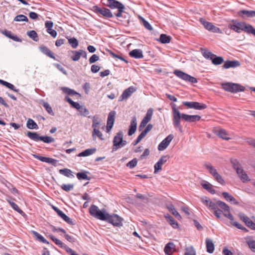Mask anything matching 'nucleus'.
I'll use <instances>...</instances> for the list:
<instances>
[{
    "mask_svg": "<svg viewBox=\"0 0 255 255\" xmlns=\"http://www.w3.org/2000/svg\"><path fill=\"white\" fill-rule=\"evenodd\" d=\"M89 212L91 216L103 221H107L114 226L120 227L123 225V219L117 215H110L105 211H101L98 207L94 205L89 208Z\"/></svg>",
    "mask_w": 255,
    "mask_h": 255,
    "instance_id": "nucleus-1",
    "label": "nucleus"
},
{
    "mask_svg": "<svg viewBox=\"0 0 255 255\" xmlns=\"http://www.w3.org/2000/svg\"><path fill=\"white\" fill-rule=\"evenodd\" d=\"M173 114V124L174 127L178 128L182 132V128L180 124L181 119L186 122H194L200 120L201 117L198 115H189L185 114H181L175 104L172 105Z\"/></svg>",
    "mask_w": 255,
    "mask_h": 255,
    "instance_id": "nucleus-2",
    "label": "nucleus"
},
{
    "mask_svg": "<svg viewBox=\"0 0 255 255\" xmlns=\"http://www.w3.org/2000/svg\"><path fill=\"white\" fill-rule=\"evenodd\" d=\"M202 202L209 209L214 211V214L218 219L223 215V203L221 201H211L207 197L201 198Z\"/></svg>",
    "mask_w": 255,
    "mask_h": 255,
    "instance_id": "nucleus-3",
    "label": "nucleus"
},
{
    "mask_svg": "<svg viewBox=\"0 0 255 255\" xmlns=\"http://www.w3.org/2000/svg\"><path fill=\"white\" fill-rule=\"evenodd\" d=\"M203 56L207 59H210L214 65L221 64L223 62V58L222 57H217L211 52L206 49H201Z\"/></svg>",
    "mask_w": 255,
    "mask_h": 255,
    "instance_id": "nucleus-4",
    "label": "nucleus"
},
{
    "mask_svg": "<svg viewBox=\"0 0 255 255\" xmlns=\"http://www.w3.org/2000/svg\"><path fill=\"white\" fill-rule=\"evenodd\" d=\"M224 216L226 217L230 220V224L233 226L246 232H248V230L245 227H243L241 224L234 221L233 216L230 213L229 206L225 203H224Z\"/></svg>",
    "mask_w": 255,
    "mask_h": 255,
    "instance_id": "nucleus-5",
    "label": "nucleus"
},
{
    "mask_svg": "<svg viewBox=\"0 0 255 255\" xmlns=\"http://www.w3.org/2000/svg\"><path fill=\"white\" fill-rule=\"evenodd\" d=\"M232 163L235 170L243 182H246L249 180V177L246 172L243 169L242 166L239 163L238 161L235 159L232 160Z\"/></svg>",
    "mask_w": 255,
    "mask_h": 255,
    "instance_id": "nucleus-6",
    "label": "nucleus"
},
{
    "mask_svg": "<svg viewBox=\"0 0 255 255\" xmlns=\"http://www.w3.org/2000/svg\"><path fill=\"white\" fill-rule=\"evenodd\" d=\"M113 143V151H116L127 144V141L123 140V134L122 131L118 132L114 137Z\"/></svg>",
    "mask_w": 255,
    "mask_h": 255,
    "instance_id": "nucleus-7",
    "label": "nucleus"
},
{
    "mask_svg": "<svg viewBox=\"0 0 255 255\" xmlns=\"http://www.w3.org/2000/svg\"><path fill=\"white\" fill-rule=\"evenodd\" d=\"M245 88L238 84L232 83H224V90L232 93H237L243 92L245 90Z\"/></svg>",
    "mask_w": 255,
    "mask_h": 255,
    "instance_id": "nucleus-8",
    "label": "nucleus"
},
{
    "mask_svg": "<svg viewBox=\"0 0 255 255\" xmlns=\"http://www.w3.org/2000/svg\"><path fill=\"white\" fill-rule=\"evenodd\" d=\"M174 74L181 79L187 82H189L191 83H196L198 82L197 79L196 78L192 77L180 70H174Z\"/></svg>",
    "mask_w": 255,
    "mask_h": 255,
    "instance_id": "nucleus-9",
    "label": "nucleus"
},
{
    "mask_svg": "<svg viewBox=\"0 0 255 255\" xmlns=\"http://www.w3.org/2000/svg\"><path fill=\"white\" fill-rule=\"evenodd\" d=\"M182 103L183 105L190 109L201 110L207 108V106L205 104L197 102H183Z\"/></svg>",
    "mask_w": 255,
    "mask_h": 255,
    "instance_id": "nucleus-10",
    "label": "nucleus"
},
{
    "mask_svg": "<svg viewBox=\"0 0 255 255\" xmlns=\"http://www.w3.org/2000/svg\"><path fill=\"white\" fill-rule=\"evenodd\" d=\"M153 112V111L152 108H150L147 110L145 116L142 120L139 126L138 129L139 131H141L147 124L151 120Z\"/></svg>",
    "mask_w": 255,
    "mask_h": 255,
    "instance_id": "nucleus-11",
    "label": "nucleus"
},
{
    "mask_svg": "<svg viewBox=\"0 0 255 255\" xmlns=\"http://www.w3.org/2000/svg\"><path fill=\"white\" fill-rule=\"evenodd\" d=\"M93 10L101 14H102L104 17L107 18H111L113 17V14L111 11V10L108 8L103 7L100 8L98 6H94Z\"/></svg>",
    "mask_w": 255,
    "mask_h": 255,
    "instance_id": "nucleus-12",
    "label": "nucleus"
},
{
    "mask_svg": "<svg viewBox=\"0 0 255 255\" xmlns=\"http://www.w3.org/2000/svg\"><path fill=\"white\" fill-rule=\"evenodd\" d=\"M174 136L173 134L168 135L165 139H164L158 145V149L159 151H162L165 149L171 141L173 139Z\"/></svg>",
    "mask_w": 255,
    "mask_h": 255,
    "instance_id": "nucleus-13",
    "label": "nucleus"
},
{
    "mask_svg": "<svg viewBox=\"0 0 255 255\" xmlns=\"http://www.w3.org/2000/svg\"><path fill=\"white\" fill-rule=\"evenodd\" d=\"M169 158V156L167 155L161 157L158 161L154 165V173H157L159 171L161 170L162 165L164 164Z\"/></svg>",
    "mask_w": 255,
    "mask_h": 255,
    "instance_id": "nucleus-14",
    "label": "nucleus"
},
{
    "mask_svg": "<svg viewBox=\"0 0 255 255\" xmlns=\"http://www.w3.org/2000/svg\"><path fill=\"white\" fill-rule=\"evenodd\" d=\"M200 22L204 25L205 28L208 30L212 31L214 32H218L220 31V29L216 27L212 23L207 21L205 19L200 18Z\"/></svg>",
    "mask_w": 255,
    "mask_h": 255,
    "instance_id": "nucleus-15",
    "label": "nucleus"
},
{
    "mask_svg": "<svg viewBox=\"0 0 255 255\" xmlns=\"http://www.w3.org/2000/svg\"><path fill=\"white\" fill-rule=\"evenodd\" d=\"M116 112L112 111L109 113L107 120V131L110 132L112 128L115 118Z\"/></svg>",
    "mask_w": 255,
    "mask_h": 255,
    "instance_id": "nucleus-16",
    "label": "nucleus"
},
{
    "mask_svg": "<svg viewBox=\"0 0 255 255\" xmlns=\"http://www.w3.org/2000/svg\"><path fill=\"white\" fill-rule=\"evenodd\" d=\"M137 128V119L134 116L132 117V119L130 122L129 128L128 131V135L129 136L132 135L136 131Z\"/></svg>",
    "mask_w": 255,
    "mask_h": 255,
    "instance_id": "nucleus-17",
    "label": "nucleus"
},
{
    "mask_svg": "<svg viewBox=\"0 0 255 255\" xmlns=\"http://www.w3.org/2000/svg\"><path fill=\"white\" fill-rule=\"evenodd\" d=\"M53 209L56 212L57 214L62 218L65 222L70 225H74L72 220L65 215L62 211L59 210L58 208L53 206Z\"/></svg>",
    "mask_w": 255,
    "mask_h": 255,
    "instance_id": "nucleus-18",
    "label": "nucleus"
},
{
    "mask_svg": "<svg viewBox=\"0 0 255 255\" xmlns=\"http://www.w3.org/2000/svg\"><path fill=\"white\" fill-rule=\"evenodd\" d=\"M136 91V89L132 87H129V88L126 89L124 92L123 93L122 95L121 96V101L126 100L128 97H129L132 94Z\"/></svg>",
    "mask_w": 255,
    "mask_h": 255,
    "instance_id": "nucleus-19",
    "label": "nucleus"
},
{
    "mask_svg": "<svg viewBox=\"0 0 255 255\" xmlns=\"http://www.w3.org/2000/svg\"><path fill=\"white\" fill-rule=\"evenodd\" d=\"M107 6L111 8H125L124 5L122 3L116 0H108Z\"/></svg>",
    "mask_w": 255,
    "mask_h": 255,
    "instance_id": "nucleus-20",
    "label": "nucleus"
},
{
    "mask_svg": "<svg viewBox=\"0 0 255 255\" xmlns=\"http://www.w3.org/2000/svg\"><path fill=\"white\" fill-rule=\"evenodd\" d=\"M241 64L237 60H226L224 61V68L228 69L230 68H235L240 66Z\"/></svg>",
    "mask_w": 255,
    "mask_h": 255,
    "instance_id": "nucleus-21",
    "label": "nucleus"
},
{
    "mask_svg": "<svg viewBox=\"0 0 255 255\" xmlns=\"http://www.w3.org/2000/svg\"><path fill=\"white\" fill-rule=\"evenodd\" d=\"M166 255H171L175 251V246L171 242H169L165 245L164 249Z\"/></svg>",
    "mask_w": 255,
    "mask_h": 255,
    "instance_id": "nucleus-22",
    "label": "nucleus"
},
{
    "mask_svg": "<svg viewBox=\"0 0 255 255\" xmlns=\"http://www.w3.org/2000/svg\"><path fill=\"white\" fill-rule=\"evenodd\" d=\"M245 22H239L236 24H229V27L234 31L238 33L240 32L242 30L244 31Z\"/></svg>",
    "mask_w": 255,
    "mask_h": 255,
    "instance_id": "nucleus-23",
    "label": "nucleus"
},
{
    "mask_svg": "<svg viewBox=\"0 0 255 255\" xmlns=\"http://www.w3.org/2000/svg\"><path fill=\"white\" fill-rule=\"evenodd\" d=\"M71 52L74 54V55L71 57V59L75 61L79 60L81 56L83 55V54H85V58L87 57L86 52L82 50L72 51Z\"/></svg>",
    "mask_w": 255,
    "mask_h": 255,
    "instance_id": "nucleus-24",
    "label": "nucleus"
},
{
    "mask_svg": "<svg viewBox=\"0 0 255 255\" xmlns=\"http://www.w3.org/2000/svg\"><path fill=\"white\" fill-rule=\"evenodd\" d=\"M39 50L41 52H42L43 54L46 55L47 56L55 59V56L54 55V54L52 53V52L46 46L42 45H40L39 47Z\"/></svg>",
    "mask_w": 255,
    "mask_h": 255,
    "instance_id": "nucleus-25",
    "label": "nucleus"
},
{
    "mask_svg": "<svg viewBox=\"0 0 255 255\" xmlns=\"http://www.w3.org/2000/svg\"><path fill=\"white\" fill-rule=\"evenodd\" d=\"M2 33L4 34L7 37L12 39L13 40L17 42H21V39L18 38L17 36L14 35L10 31L5 30L2 32Z\"/></svg>",
    "mask_w": 255,
    "mask_h": 255,
    "instance_id": "nucleus-26",
    "label": "nucleus"
},
{
    "mask_svg": "<svg viewBox=\"0 0 255 255\" xmlns=\"http://www.w3.org/2000/svg\"><path fill=\"white\" fill-rule=\"evenodd\" d=\"M129 55L131 57L136 59L142 58L143 57L142 51L140 49H137L131 50L129 52Z\"/></svg>",
    "mask_w": 255,
    "mask_h": 255,
    "instance_id": "nucleus-27",
    "label": "nucleus"
},
{
    "mask_svg": "<svg viewBox=\"0 0 255 255\" xmlns=\"http://www.w3.org/2000/svg\"><path fill=\"white\" fill-rule=\"evenodd\" d=\"M201 185L203 187L207 190L209 192L211 193L212 194H214L215 193V191L213 189V186L210 183L207 181H203L201 183Z\"/></svg>",
    "mask_w": 255,
    "mask_h": 255,
    "instance_id": "nucleus-28",
    "label": "nucleus"
},
{
    "mask_svg": "<svg viewBox=\"0 0 255 255\" xmlns=\"http://www.w3.org/2000/svg\"><path fill=\"white\" fill-rule=\"evenodd\" d=\"M167 208L169 212H170L173 215H174L177 219L180 220L181 216L179 213L176 210L174 206L172 204H169L167 206Z\"/></svg>",
    "mask_w": 255,
    "mask_h": 255,
    "instance_id": "nucleus-29",
    "label": "nucleus"
},
{
    "mask_svg": "<svg viewBox=\"0 0 255 255\" xmlns=\"http://www.w3.org/2000/svg\"><path fill=\"white\" fill-rule=\"evenodd\" d=\"M206 246L207 252L210 254L213 253L214 251V245L213 243V241L211 239H206Z\"/></svg>",
    "mask_w": 255,
    "mask_h": 255,
    "instance_id": "nucleus-30",
    "label": "nucleus"
},
{
    "mask_svg": "<svg viewBox=\"0 0 255 255\" xmlns=\"http://www.w3.org/2000/svg\"><path fill=\"white\" fill-rule=\"evenodd\" d=\"M246 242L251 250L255 252V240L249 237L246 238Z\"/></svg>",
    "mask_w": 255,
    "mask_h": 255,
    "instance_id": "nucleus-31",
    "label": "nucleus"
},
{
    "mask_svg": "<svg viewBox=\"0 0 255 255\" xmlns=\"http://www.w3.org/2000/svg\"><path fill=\"white\" fill-rule=\"evenodd\" d=\"M7 202L9 204L10 206L22 216L25 215V213L18 207V205L9 199H6Z\"/></svg>",
    "mask_w": 255,
    "mask_h": 255,
    "instance_id": "nucleus-32",
    "label": "nucleus"
},
{
    "mask_svg": "<svg viewBox=\"0 0 255 255\" xmlns=\"http://www.w3.org/2000/svg\"><path fill=\"white\" fill-rule=\"evenodd\" d=\"M224 199H225L227 201L230 202L231 204L234 205H237L238 204V202L237 201L235 198L227 192H224Z\"/></svg>",
    "mask_w": 255,
    "mask_h": 255,
    "instance_id": "nucleus-33",
    "label": "nucleus"
},
{
    "mask_svg": "<svg viewBox=\"0 0 255 255\" xmlns=\"http://www.w3.org/2000/svg\"><path fill=\"white\" fill-rule=\"evenodd\" d=\"M96 151V149L95 148H89L80 153L78 156L79 157L89 156L95 153Z\"/></svg>",
    "mask_w": 255,
    "mask_h": 255,
    "instance_id": "nucleus-34",
    "label": "nucleus"
},
{
    "mask_svg": "<svg viewBox=\"0 0 255 255\" xmlns=\"http://www.w3.org/2000/svg\"><path fill=\"white\" fill-rule=\"evenodd\" d=\"M27 135L30 139L34 141H37L40 140L41 136H39L36 132L28 131L27 132Z\"/></svg>",
    "mask_w": 255,
    "mask_h": 255,
    "instance_id": "nucleus-35",
    "label": "nucleus"
},
{
    "mask_svg": "<svg viewBox=\"0 0 255 255\" xmlns=\"http://www.w3.org/2000/svg\"><path fill=\"white\" fill-rule=\"evenodd\" d=\"M239 14L241 16H242L241 14H243L248 17H255V10H241L239 12Z\"/></svg>",
    "mask_w": 255,
    "mask_h": 255,
    "instance_id": "nucleus-36",
    "label": "nucleus"
},
{
    "mask_svg": "<svg viewBox=\"0 0 255 255\" xmlns=\"http://www.w3.org/2000/svg\"><path fill=\"white\" fill-rule=\"evenodd\" d=\"M26 127L29 129H38V127L36 123L32 119H28Z\"/></svg>",
    "mask_w": 255,
    "mask_h": 255,
    "instance_id": "nucleus-37",
    "label": "nucleus"
},
{
    "mask_svg": "<svg viewBox=\"0 0 255 255\" xmlns=\"http://www.w3.org/2000/svg\"><path fill=\"white\" fill-rule=\"evenodd\" d=\"M36 158L38 159L39 160L42 162H45L49 163H53L55 160L51 158L46 157L44 156H41L39 155H34Z\"/></svg>",
    "mask_w": 255,
    "mask_h": 255,
    "instance_id": "nucleus-38",
    "label": "nucleus"
},
{
    "mask_svg": "<svg viewBox=\"0 0 255 255\" xmlns=\"http://www.w3.org/2000/svg\"><path fill=\"white\" fill-rule=\"evenodd\" d=\"M0 84L14 92H17L18 91V89H16L12 84L2 80L0 79Z\"/></svg>",
    "mask_w": 255,
    "mask_h": 255,
    "instance_id": "nucleus-39",
    "label": "nucleus"
},
{
    "mask_svg": "<svg viewBox=\"0 0 255 255\" xmlns=\"http://www.w3.org/2000/svg\"><path fill=\"white\" fill-rule=\"evenodd\" d=\"M87 173H89L88 172H78L77 173V177L79 180H90L91 178L87 175Z\"/></svg>",
    "mask_w": 255,
    "mask_h": 255,
    "instance_id": "nucleus-40",
    "label": "nucleus"
},
{
    "mask_svg": "<svg viewBox=\"0 0 255 255\" xmlns=\"http://www.w3.org/2000/svg\"><path fill=\"white\" fill-rule=\"evenodd\" d=\"M205 166L213 177L218 173L217 170L210 164H205Z\"/></svg>",
    "mask_w": 255,
    "mask_h": 255,
    "instance_id": "nucleus-41",
    "label": "nucleus"
},
{
    "mask_svg": "<svg viewBox=\"0 0 255 255\" xmlns=\"http://www.w3.org/2000/svg\"><path fill=\"white\" fill-rule=\"evenodd\" d=\"M27 35L36 42L38 41L39 40L38 34L34 30H32L27 31Z\"/></svg>",
    "mask_w": 255,
    "mask_h": 255,
    "instance_id": "nucleus-42",
    "label": "nucleus"
},
{
    "mask_svg": "<svg viewBox=\"0 0 255 255\" xmlns=\"http://www.w3.org/2000/svg\"><path fill=\"white\" fill-rule=\"evenodd\" d=\"M92 136L94 139H95L96 137L97 136L101 140H104V138L103 137V134L99 130L98 128H94L93 131L92 132Z\"/></svg>",
    "mask_w": 255,
    "mask_h": 255,
    "instance_id": "nucleus-43",
    "label": "nucleus"
},
{
    "mask_svg": "<svg viewBox=\"0 0 255 255\" xmlns=\"http://www.w3.org/2000/svg\"><path fill=\"white\" fill-rule=\"evenodd\" d=\"M78 111L79 115L81 116L86 117L89 114V110L84 106H81Z\"/></svg>",
    "mask_w": 255,
    "mask_h": 255,
    "instance_id": "nucleus-44",
    "label": "nucleus"
},
{
    "mask_svg": "<svg viewBox=\"0 0 255 255\" xmlns=\"http://www.w3.org/2000/svg\"><path fill=\"white\" fill-rule=\"evenodd\" d=\"M244 31L249 33H252L255 36V29L250 24H246L245 23Z\"/></svg>",
    "mask_w": 255,
    "mask_h": 255,
    "instance_id": "nucleus-45",
    "label": "nucleus"
},
{
    "mask_svg": "<svg viewBox=\"0 0 255 255\" xmlns=\"http://www.w3.org/2000/svg\"><path fill=\"white\" fill-rule=\"evenodd\" d=\"M59 173L68 177H74V175L72 174V171L67 168L60 169Z\"/></svg>",
    "mask_w": 255,
    "mask_h": 255,
    "instance_id": "nucleus-46",
    "label": "nucleus"
},
{
    "mask_svg": "<svg viewBox=\"0 0 255 255\" xmlns=\"http://www.w3.org/2000/svg\"><path fill=\"white\" fill-rule=\"evenodd\" d=\"M61 90L63 91V92L65 93H66L69 95H78L79 96H80V95L77 92H76V91H75L74 90H72V89H71L69 88H67V87H62L61 88Z\"/></svg>",
    "mask_w": 255,
    "mask_h": 255,
    "instance_id": "nucleus-47",
    "label": "nucleus"
},
{
    "mask_svg": "<svg viewBox=\"0 0 255 255\" xmlns=\"http://www.w3.org/2000/svg\"><path fill=\"white\" fill-rule=\"evenodd\" d=\"M165 217L172 227L174 228H177L178 227V224L173 217L170 216H166Z\"/></svg>",
    "mask_w": 255,
    "mask_h": 255,
    "instance_id": "nucleus-48",
    "label": "nucleus"
},
{
    "mask_svg": "<svg viewBox=\"0 0 255 255\" xmlns=\"http://www.w3.org/2000/svg\"><path fill=\"white\" fill-rule=\"evenodd\" d=\"M171 37L166 34H162L160 36L159 40L162 43H168L170 42Z\"/></svg>",
    "mask_w": 255,
    "mask_h": 255,
    "instance_id": "nucleus-49",
    "label": "nucleus"
},
{
    "mask_svg": "<svg viewBox=\"0 0 255 255\" xmlns=\"http://www.w3.org/2000/svg\"><path fill=\"white\" fill-rule=\"evenodd\" d=\"M40 141L47 143H52L55 141V139L51 136H41Z\"/></svg>",
    "mask_w": 255,
    "mask_h": 255,
    "instance_id": "nucleus-50",
    "label": "nucleus"
},
{
    "mask_svg": "<svg viewBox=\"0 0 255 255\" xmlns=\"http://www.w3.org/2000/svg\"><path fill=\"white\" fill-rule=\"evenodd\" d=\"M68 42L73 48H76L79 44L78 40L74 37L68 38Z\"/></svg>",
    "mask_w": 255,
    "mask_h": 255,
    "instance_id": "nucleus-51",
    "label": "nucleus"
},
{
    "mask_svg": "<svg viewBox=\"0 0 255 255\" xmlns=\"http://www.w3.org/2000/svg\"><path fill=\"white\" fill-rule=\"evenodd\" d=\"M33 234L34 235V237L36 238V239L39 240L40 242L45 243V244H48V242L46 240H45L41 235H40L39 233L35 231L32 232Z\"/></svg>",
    "mask_w": 255,
    "mask_h": 255,
    "instance_id": "nucleus-52",
    "label": "nucleus"
},
{
    "mask_svg": "<svg viewBox=\"0 0 255 255\" xmlns=\"http://www.w3.org/2000/svg\"><path fill=\"white\" fill-rule=\"evenodd\" d=\"M14 20L15 21H25L28 22V18L24 15L19 14L15 16L14 18Z\"/></svg>",
    "mask_w": 255,
    "mask_h": 255,
    "instance_id": "nucleus-53",
    "label": "nucleus"
},
{
    "mask_svg": "<svg viewBox=\"0 0 255 255\" xmlns=\"http://www.w3.org/2000/svg\"><path fill=\"white\" fill-rule=\"evenodd\" d=\"M100 124V119L98 116H95L93 118L92 128H98V126Z\"/></svg>",
    "mask_w": 255,
    "mask_h": 255,
    "instance_id": "nucleus-54",
    "label": "nucleus"
},
{
    "mask_svg": "<svg viewBox=\"0 0 255 255\" xmlns=\"http://www.w3.org/2000/svg\"><path fill=\"white\" fill-rule=\"evenodd\" d=\"M50 239L58 246H59L60 247L63 248V247L64 246L65 244H63L60 240L57 239L53 235H50L49 236Z\"/></svg>",
    "mask_w": 255,
    "mask_h": 255,
    "instance_id": "nucleus-55",
    "label": "nucleus"
},
{
    "mask_svg": "<svg viewBox=\"0 0 255 255\" xmlns=\"http://www.w3.org/2000/svg\"><path fill=\"white\" fill-rule=\"evenodd\" d=\"M42 105L50 115L52 116L54 115V113L53 112L51 107L49 105V104L48 103L44 102L43 103Z\"/></svg>",
    "mask_w": 255,
    "mask_h": 255,
    "instance_id": "nucleus-56",
    "label": "nucleus"
},
{
    "mask_svg": "<svg viewBox=\"0 0 255 255\" xmlns=\"http://www.w3.org/2000/svg\"><path fill=\"white\" fill-rule=\"evenodd\" d=\"M185 255H196V251L192 246L186 249Z\"/></svg>",
    "mask_w": 255,
    "mask_h": 255,
    "instance_id": "nucleus-57",
    "label": "nucleus"
},
{
    "mask_svg": "<svg viewBox=\"0 0 255 255\" xmlns=\"http://www.w3.org/2000/svg\"><path fill=\"white\" fill-rule=\"evenodd\" d=\"M140 19H141L143 25L147 29L151 31L153 28L151 25L147 21H146L143 18L141 17H139Z\"/></svg>",
    "mask_w": 255,
    "mask_h": 255,
    "instance_id": "nucleus-58",
    "label": "nucleus"
},
{
    "mask_svg": "<svg viewBox=\"0 0 255 255\" xmlns=\"http://www.w3.org/2000/svg\"><path fill=\"white\" fill-rule=\"evenodd\" d=\"M74 185L73 184H63L61 185V188L67 192H68L73 189Z\"/></svg>",
    "mask_w": 255,
    "mask_h": 255,
    "instance_id": "nucleus-59",
    "label": "nucleus"
},
{
    "mask_svg": "<svg viewBox=\"0 0 255 255\" xmlns=\"http://www.w3.org/2000/svg\"><path fill=\"white\" fill-rule=\"evenodd\" d=\"M239 216L240 219L242 220L246 225L248 224V222H249L251 221V219L243 213L239 214Z\"/></svg>",
    "mask_w": 255,
    "mask_h": 255,
    "instance_id": "nucleus-60",
    "label": "nucleus"
},
{
    "mask_svg": "<svg viewBox=\"0 0 255 255\" xmlns=\"http://www.w3.org/2000/svg\"><path fill=\"white\" fill-rule=\"evenodd\" d=\"M137 163V160L136 158H134L129 162H128L127 165L130 168H133L136 166Z\"/></svg>",
    "mask_w": 255,
    "mask_h": 255,
    "instance_id": "nucleus-61",
    "label": "nucleus"
},
{
    "mask_svg": "<svg viewBox=\"0 0 255 255\" xmlns=\"http://www.w3.org/2000/svg\"><path fill=\"white\" fill-rule=\"evenodd\" d=\"M109 52H110V55L113 58L119 59H120V60H121L122 61H124L126 63H128V61L127 60H126L124 57H122V56H121L120 55H118L117 54H116L115 53H114V52H113L111 51H109Z\"/></svg>",
    "mask_w": 255,
    "mask_h": 255,
    "instance_id": "nucleus-62",
    "label": "nucleus"
},
{
    "mask_svg": "<svg viewBox=\"0 0 255 255\" xmlns=\"http://www.w3.org/2000/svg\"><path fill=\"white\" fill-rule=\"evenodd\" d=\"M213 131L217 135L223 139V132L221 129L216 128L213 130Z\"/></svg>",
    "mask_w": 255,
    "mask_h": 255,
    "instance_id": "nucleus-63",
    "label": "nucleus"
},
{
    "mask_svg": "<svg viewBox=\"0 0 255 255\" xmlns=\"http://www.w3.org/2000/svg\"><path fill=\"white\" fill-rule=\"evenodd\" d=\"M99 60V57L96 54L93 55L89 59L90 63H93Z\"/></svg>",
    "mask_w": 255,
    "mask_h": 255,
    "instance_id": "nucleus-64",
    "label": "nucleus"
}]
</instances>
